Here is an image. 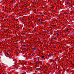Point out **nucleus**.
<instances>
[{"label": "nucleus", "instance_id": "obj_1", "mask_svg": "<svg viewBox=\"0 0 74 74\" xmlns=\"http://www.w3.org/2000/svg\"><path fill=\"white\" fill-rule=\"evenodd\" d=\"M40 21H41V19L39 18L38 20V22H40Z\"/></svg>", "mask_w": 74, "mask_h": 74}, {"label": "nucleus", "instance_id": "obj_2", "mask_svg": "<svg viewBox=\"0 0 74 74\" xmlns=\"http://www.w3.org/2000/svg\"><path fill=\"white\" fill-rule=\"evenodd\" d=\"M56 35H57V36H59V34L58 33H56Z\"/></svg>", "mask_w": 74, "mask_h": 74}, {"label": "nucleus", "instance_id": "obj_3", "mask_svg": "<svg viewBox=\"0 0 74 74\" xmlns=\"http://www.w3.org/2000/svg\"><path fill=\"white\" fill-rule=\"evenodd\" d=\"M34 55H35V53H33L32 54V56H34Z\"/></svg>", "mask_w": 74, "mask_h": 74}, {"label": "nucleus", "instance_id": "obj_4", "mask_svg": "<svg viewBox=\"0 0 74 74\" xmlns=\"http://www.w3.org/2000/svg\"><path fill=\"white\" fill-rule=\"evenodd\" d=\"M40 62H36L35 63V64H39Z\"/></svg>", "mask_w": 74, "mask_h": 74}, {"label": "nucleus", "instance_id": "obj_5", "mask_svg": "<svg viewBox=\"0 0 74 74\" xmlns=\"http://www.w3.org/2000/svg\"><path fill=\"white\" fill-rule=\"evenodd\" d=\"M32 49H33V50H36V48H33Z\"/></svg>", "mask_w": 74, "mask_h": 74}, {"label": "nucleus", "instance_id": "obj_6", "mask_svg": "<svg viewBox=\"0 0 74 74\" xmlns=\"http://www.w3.org/2000/svg\"><path fill=\"white\" fill-rule=\"evenodd\" d=\"M37 62H40V61H39V59H37Z\"/></svg>", "mask_w": 74, "mask_h": 74}, {"label": "nucleus", "instance_id": "obj_7", "mask_svg": "<svg viewBox=\"0 0 74 74\" xmlns=\"http://www.w3.org/2000/svg\"><path fill=\"white\" fill-rule=\"evenodd\" d=\"M56 37H53V39H54V40H55V38H56Z\"/></svg>", "mask_w": 74, "mask_h": 74}, {"label": "nucleus", "instance_id": "obj_8", "mask_svg": "<svg viewBox=\"0 0 74 74\" xmlns=\"http://www.w3.org/2000/svg\"><path fill=\"white\" fill-rule=\"evenodd\" d=\"M38 70L39 71H40V70H41V69H40V68H38Z\"/></svg>", "mask_w": 74, "mask_h": 74}, {"label": "nucleus", "instance_id": "obj_9", "mask_svg": "<svg viewBox=\"0 0 74 74\" xmlns=\"http://www.w3.org/2000/svg\"><path fill=\"white\" fill-rule=\"evenodd\" d=\"M23 47H25V45H23Z\"/></svg>", "mask_w": 74, "mask_h": 74}, {"label": "nucleus", "instance_id": "obj_10", "mask_svg": "<svg viewBox=\"0 0 74 74\" xmlns=\"http://www.w3.org/2000/svg\"><path fill=\"white\" fill-rule=\"evenodd\" d=\"M67 3V4H70V2H68Z\"/></svg>", "mask_w": 74, "mask_h": 74}, {"label": "nucleus", "instance_id": "obj_11", "mask_svg": "<svg viewBox=\"0 0 74 74\" xmlns=\"http://www.w3.org/2000/svg\"><path fill=\"white\" fill-rule=\"evenodd\" d=\"M7 55L8 56V55H9V54L8 53H7Z\"/></svg>", "mask_w": 74, "mask_h": 74}, {"label": "nucleus", "instance_id": "obj_12", "mask_svg": "<svg viewBox=\"0 0 74 74\" xmlns=\"http://www.w3.org/2000/svg\"><path fill=\"white\" fill-rule=\"evenodd\" d=\"M42 57L43 58H44V56H42Z\"/></svg>", "mask_w": 74, "mask_h": 74}, {"label": "nucleus", "instance_id": "obj_13", "mask_svg": "<svg viewBox=\"0 0 74 74\" xmlns=\"http://www.w3.org/2000/svg\"><path fill=\"white\" fill-rule=\"evenodd\" d=\"M68 30H69V28H68V29H67V31H68Z\"/></svg>", "mask_w": 74, "mask_h": 74}]
</instances>
